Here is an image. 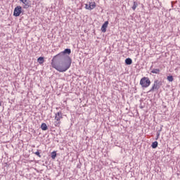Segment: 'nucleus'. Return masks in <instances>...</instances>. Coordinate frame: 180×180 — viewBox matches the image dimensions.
<instances>
[{"instance_id": "nucleus-1", "label": "nucleus", "mask_w": 180, "mask_h": 180, "mask_svg": "<svg viewBox=\"0 0 180 180\" xmlns=\"http://www.w3.org/2000/svg\"><path fill=\"white\" fill-rule=\"evenodd\" d=\"M72 63V60L69 56L67 58H62L54 56L51 64L52 68H55L56 71H58L59 72H65V71L71 67Z\"/></svg>"}, {"instance_id": "nucleus-2", "label": "nucleus", "mask_w": 180, "mask_h": 180, "mask_svg": "<svg viewBox=\"0 0 180 180\" xmlns=\"http://www.w3.org/2000/svg\"><path fill=\"white\" fill-rule=\"evenodd\" d=\"M61 119H63V112L59 111L55 114V121L53 124L56 127H60L61 124Z\"/></svg>"}, {"instance_id": "nucleus-3", "label": "nucleus", "mask_w": 180, "mask_h": 180, "mask_svg": "<svg viewBox=\"0 0 180 180\" xmlns=\"http://www.w3.org/2000/svg\"><path fill=\"white\" fill-rule=\"evenodd\" d=\"M140 85L142 88H148L151 85V80L148 77H143L140 80Z\"/></svg>"}, {"instance_id": "nucleus-4", "label": "nucleus", "mask_w": 180, "mask_h": 180, "mask_svg": "<svg viewBox=\"0 0 180 180\" xmlns=\"http://www.w3.org/2000/svg\"><path fill=\"white\" fill-rule=\"evenodd\" d=\"M65 54H68V56H70V54H71V49H66L63 51H61L57 55H56V56L62 57V58H67V57H65Z\"/></svg>"}, {"instance_id": "nucleus-5", "label": "nucleus", "mask_w": 180, "mask_h": 180, "mask_svg": "<svg viewBox=\"0 0 180 180\" xmlns=\"http://www.w3.org/2000/svg\"><path fill=\"white\" fill-rule=\"evenodd\" d=\"M95 8H96V3H95V1L89 2V5L85 4V9L88 11H92V9H95Z\"/></svg>"}, {"instance_id": "nucleus-6", "label": "nucleus", "mask_w": 180, "mask_h": 180, "mask_svg": "<svg viewBox=\"0 0 180 180\" xmlns=\"http://www.w3.org/2000/svg\"><path fill=\"white\" fill-rule=\"evenodd\" d=\"M160 86H161L160 82L158 80H155L152 88L150 89L148 92H154L155 89H160Z\"/></svg>"}, {"instance_id": "nucleus-7", "label": "nucleus", "mask_w": 180, "mask_h": 180, "mask_svg": "<svg viewBox=\"0 0 180 180\" xmlns=\"http://www.w3.org/2000/svg\"><path fill=\"white\" fill-rule=\"evenodd\" d=\"M20 13H22V6H18L14 9L13 16L18 18V16H20Z\"/></svg>"}, {"instance_id": "nucleus-8", "label": "nucleus", "mask_w": 180, "mask_h": 180, "mask_svg": "<svg viewBox=\"0 0 180 180\" xmlns=\"http://www.w3.org/2000/svg\"><path fill=\"white\" fill-rule=\"evenodd\" d=\"M108 25H109V22L108 21H105L103 25L101 27V31L103 33H105L106 32V29H108Z\"/></svg>"}, {"instance_id": "nucleus-9", "label": "nucleus", "mask_w": 180, "mask_h": 180, "mask_svg": "<svg viewBox=\"0 0 180 180\" xmlns=\"http://www.w3.org/2000/svg\"><path fill=\"white\" fill-rule=\"evenodd\" d=\"M20 2H22V4H24V8L25 9H27V8H29V6H30V5L29 4V1L27 0H20Z\"/></svg>"}, {"instance_id": "nucleus-10", "label": "nucleus", "mask_w": 180, "mask_h": 180, "mask_svg": "<svg viewBox=\"0 0 180 180\" xmlns=\"http://www.w3.org/2000/svg\"><path fill=\"white\" fill-rule=\"evenodd\" d=\"M125 64H127V65H131V64H133V60L131 58H128L125 59Z\"/></svg>"}, {"instance_id": "nucleus-11", "label": "nucleus", "mask_w": 180, "mask_h": 180, "mask_svg": "<svg viewBox=\"0 0 180 180\" xmlns=\"http://www.w3.org/2000/svg\"><path fill=\"white\" fill-rule=\"evenodd\" d=\"M37 63H39V64H43V63H44V57L38 58Z\"/></svg>"}, {"instance_id": "nucleus-12", "label": "nucleus", "mask_w": 180, "mask_h": 180, "mask_svg": "<svg viewBox=\"0 0 180 180\" xmlns=\"http://www.w3.org/2000/svg\"><path fill=\"white\" fill-rule=\"evenodd\" d=\"M41 130H47V124H46V123H42L41 125Z\"/></svg>"}, {"instance_id": "nucleus-13", "label": "nucleus", "mask_w": 180, "mask_h": 180, "mask_svg": "<svg viewBox=\"0 0 180 180\" xmlns=\"http://www.w3.org/2000/svg\"><path fill=\"white\" fill-rule=\"evenodd\" d=\"M152 148H157L158 147V142L154 141L151 145Z\"/></svg>"}, {"instance_id": "nucleus-14", "label": "nucleus", "mask_w": 180, "mask_h": 180, "mask_svg": "<svg viewBox=\"0 0 180 180\" xmlns=\"http://www.w3.org/2000/svg\"><path fill=\"white\" fill-rule=\"evenodd\" d=\"M56 157H57V152L53 151L51 153V158L52 160H56Z\"/></svg>"}, {"instance_id": "nucleus-15", "label": "nucleus", "mask_w": 180, "mask_h": 180, "mask_svg": "<svg viewBox=\"0 0 180 180\" xmlns=\"http://www.w3.org/2000/svg\"><path fill=\"white\" fill-rule=\"evenodd\" d=\"M152 74H160V69H153L151 70Z\"/></svg>"}, {"instance_id": "nucleus-16", "label": "nucleus", "mask_w": 180, "mask_h": 180, "mask_svg": "<svg viewBox=\"0 0 180 180\" xmlns=\"http://www.w3.org/2000/svg\"><path fill=\"white\" fill-rule=\"evenodd\" d=\"M137 6H138L137 2L134 1V5L132 6L133 11H136V8H137Z\"/></svg>"}, {"instance_id": "nucleus-17", "label": "nucleus", "mask_w": 180, "mask_h": 180, "mask_svg": "<svg viewBox=\"0 0 180 180\" xmlns=\"http://www.w3.org/2000/svg\"><path fill=\"white\" fill-rule=\"evenodd\" d=\"M167 80L169 82H172V81H174V77L172 76H168L167 77Z\"/></svg>"}, {"instance_id": "nucleus-18", "label": "nucleus", "mask_w": 180, "mask_h": 180, "mask_svg": "<svg viewBox=\"0 0 180 180\" xmlns=\"http://www.w3.org/2000/svg\"><path fill=\"white\" fill-rule=\"evenodd\" d=\"M35 154H36V155H37L38 157H39V158L41 157V155H40V152H39V151H37V152L35 153Z\"/></svg>"}]
</instances>
